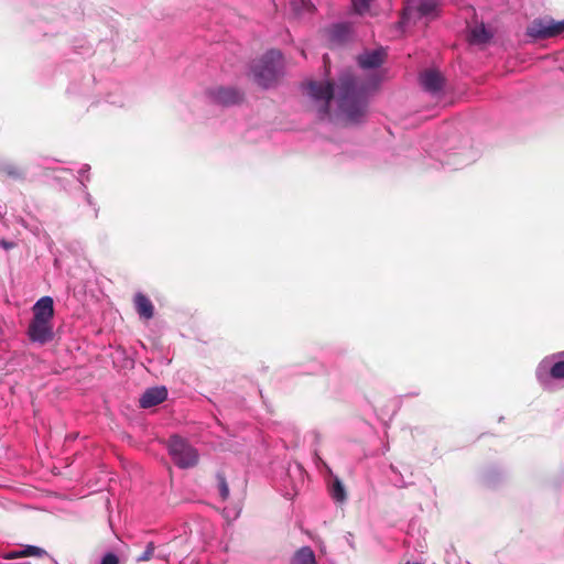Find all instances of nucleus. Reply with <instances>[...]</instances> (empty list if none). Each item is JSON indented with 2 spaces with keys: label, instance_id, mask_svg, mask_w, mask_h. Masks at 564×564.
Wrapping results in <instances>:
<instances>
[{
  "label": "nucleus",
  "instance_id": "f257e3e1",
  "mask_svg": "<svg viewBox=\"0 0 564 564\" xmlns=\"http://www.w3.org/2000/svg\"><path fill=\"white\" fill-rule=\"evenodd\" d=\"M375 83L356 77L350 70L341 73L338 79L336 99L340 112L349 123H357L367 113L368 94L375 88ZM307 94L319 104V118L329 115V102L335 97L334 85L330 82H310Z\"/></svg>",
  "mask_w": 564,
  "mask_h": 564
},
{
  "label": "nucleus",
  "instance_id": "f03ea898",
  "mask_svg": "<svg viewBox=\"0 0 564 564\" xmlns=\"http://www.w3.org/2000/svg\"><path fill=\"white\" fill-rule=\"evenodd\" d=\"M283 75L282 54L278 50L268 51L261 58L252 62L250 78L262 88L274 86Z\"/></svg>",
  "mask_w": 564,
  "mask_h": 564
},
{
  "label": "nucleus",
  "instance_id": "7ed1b4c3",
  "mask_svg": "<svg viewBox=\"0 0 564 564\" xmlns=\"http://www.w3.org/2000/svg\"><path fill=\"white\" fill-rule=\"evenodd\" d=\"M169 453L181 468L194 467L198 463V452L185 438L172 435L167 443Z\"/></svg>",
  "mask_w": 564,
  "mask_h": 564
},
{
  "label": "nucleus",
  "instance_id": "20e7f679",
  "mask_svg": "<svg viewBox=\"0 0 564 564\" xmlns=\"http://www.w3.org/2000/svg\"><path fill=\"white\" fill-rule=\"evenodd\" d=\"M440 0H419L415 6L408 4L402 13V23L411 19L429 18L435 19L440 14Z\"/></svg>",
  "mask_w": 564,
  "mask_h": 564
},
{
  "label": "nucleus",
  "instance_id": "39448f33",
  "mask_svg": "<svg viewBox=\"0 0 564 564\" xmlns=\"http://www.w3.org/2000/svg\"><path fill=\"white\" fill-rule=\"evenodd\" d=\"M28 336L32 343L47 344L54 338L52 322L31 319L28 327Z\"/></svg>",
  "mask_w": 564,
  "mask_h": 564
},
{
  "label": "nucleus",
  "instance_id": "423d86ee",
  "mask_svg": "<svg viewBox=\"0 0 564 564\" xmlns=\"http://www.w3.org/2000/svg\"><path fill=\"white\" fill-rule=\"evenodd\" d=\"M527 34L533 39H549L556 36L554 20L549 18L533 20L527 29Z\"/></svg>",
  "mask_w": 564,
  "mask_h": 564
},
{
  "label": "nucleus",
  "instance_id": "0eeeda50",
  "mask_svg": "<svg viewBox=\"0 0 564 564\" xmlns=\"http://www.w3.org/2000/svg\"><path fill=\"white\" fill-rule=\"evenodd\" d=\"M420 84L424 90L436 94L443 89L445 78L437 69H425L420 74Z\"/></svg>",
  "mask_w": 564,
  "mask_h": 564
},
{
  "label": "nucleus",
  "instance_id": "6e6552de",
  "mask_svg": "<svg viewBox=\"0 0 564 564\" xmlns=\"http://www.w3.org/2000/svg\"><path fill=\"white\" fill-rule=\"evenodd\" d=\"M210 97L225 106L236 105L242 100V94L232 87H217L209 90Z\"/></svg>",
  "mask_w": 564,
  "mask_h": 564
},
{
  "label": "nucleus",
  "instance_id": "1a4fd4ad",
  "mask_svg": "<svg viewBox=\"0 0 564 564\" xmlns=\"http://www.w3.org/2000/svg\"><path fill=\"white\" fill-rule=\"evenodd\" d=\"M387 57L383 48L366 51L357 57L358 65L364 69L380 67Z\"/></svg>",
  "mask_w": 564,
  "mask_h": 564
},
{
  "label": "nucleus",
  "instance_id": "9d476101",
  "mask_svg": "<svg viewBox=\"0 0 564 564\" xmlns=\"http://www.w3.org/2000/svg\"><path fill=\"white\" fill-rule=\"evenodd\" d=\"M167 398V390L165 387L149 388L141 395L139 403L143 409H149L162 403Z\"/></svg>",
  "mask_w": 564,
  "mask_h": 564
},
{
  "label": "nucleus",
  "instance_id": "9b49d317",
  "mask_svg": "<svg viewBox=\"0 0 564 564\" xmlns=\"http://www.w3.org/2000/svg\"><path fill=\"white\" fill-rule=\"evenodd\" d=\"M54 316V302L50 296L41 297L33 306V318L52 322Z\"/></svg>",
  "mask_w": 564,
  "mask_h": 564
},
{
  "label": "nucleus",
  "instance_id": "f8f14e48",
  "mask_svg": "<svg viewBox=\"0 0 564 564\" xmlns=\"http://www.w3.org/2000/svg\"><path fill=\"white\" fill-rule=\"evenodd\" d=\"M134 305L137 313L140 315V317L150 319L154 315V307L152 302L148 296H145L142 293H138L134 296Z\"/></svg>",
  "mask_w": 564,
  "mask_h": 564
},
{
  "label": "nucleus",
  "instance_id": "ddd939ff",
  "mask_svg": "<svg viewBox=\"0 0 564 564\" xmlns=\"http://www.w3.org/2000/svg\"><path fill=\"white\" fill-rule=\"evenodd\" d=\"M291 564H316L315 554L311 547L304 546L294 554Z\"/></svg>",
  "mask_w": 564,
  "mask_h": 564
},
{
  "label": "nucleus",
  "instance_id": "4468645a",
  "mask_svg": "<svg viewBox=\"0 0 564 564\" xmlns=\"http://www.w3.org/2000/svg\"><path fill=\"white\" fill-rule=\"evenodd\" d=\"M349 26L347 24H336L329 30V37L335 43H343L348 39Z\"/></svg>",
  "mask_w": 564,
  "mask_h": 564
},
{
  "label": "nucleus",
  "instance_id": "2eb2a0df",
  "mask_svg": "<svg viewBox=\"0 0 564 564\" xmlns=\"http://www.w3.org/2000/svg\"><path fill=\"white\" fill-rule=\"evenodd\" d=\"M332 498L337 502H344L347 499L345 487L338 477H335L329 489Z\"/></svg>",
  "mask_w": 564,
  "mask_h": 564
},
{
  "label": "nucleus",
  "instance_id": "dca6fc26",
  "mask_svg": "<svg viewBox=\"0 0 564 564\" xmlns=\"http://www.w3.org/2000/svg\"><path fill=\"white\" fill-rule=\"evenodd\" d=\"M490 37L491 34L486 30L484 24L476 25L470 30V41L473 43H486Z\"/></svg>",
  "mask_w": 564,
  "mask_h": 564
},
{
  "label": "nucleus",
  "instance_id": "f3484780",
  "mask_svg": "<svg viewBox=\"0 0 564 564\" xmlns=\"http://www.w3.org/2000/svg\"><path fill=\"white\" fill-rule=\"evenodd\" d=\"M1 173L12 180H24L25 171L19 165L8 164L1 167Z\"/></svg>",
  "mask_w": 564,
  "mask_h": 564
},
{
  "label": "nucleus",
  "instance_id": "a211bd4d",
  "mask_svg": "<svg viewBox=\"0 0 564 564\" xmlns=\"http://www.w3.org/2000/svg\"><path fill=\"white\" fill-rule=\"evenodd\" d=\"M46 554V552L37 546L29 545L24 550L19 553H13L10 557H22V556H42Z\"/></svg>",
  "mask_w": 564,
  "mask_h": 564
},
{
  "label": "nucleus",
  "instance_id": "6ab92c4d",
  "mask_svg": "<svg viewBox=\"0 0 564 564\" xmlns=\"http://www.w3.org/2000/svg\"><path fill=\"white\" fill-rule=\"evenodd\" d=\"M218 490L221 500H227L229 497V487L224 474H217Z\"/></svg>",
  "mask_w": 564,
  "mask_h": 564
},
{
  "label": "nucleus",
  "instance_id": "aec40b11",
  "mask_svg": "<svg viewBox=\"0 0 564 564\" xmlns=\"http://www.w3.org/2000/svg\"><path fill=\"white\" fill-rule=\"evenodd\" d=\"M373 0H351L352 8L358 14H364L369 11L370 4Z\"/></svg>",
  "mask_w": 564,
  "mask_h": 564
},
{
  "label": "nucleus",
  "instance_id": "412c9836",
  "mask_svg": "<svg viewBox=\"0 0 564 564\" xmlns=\"http://www.w3.org/2000/svg\"><path fill=\"white\" fill-rule=\"evenodd\" d=\"M561 355L564 356V352ZM550 376L553 379H564V360L556 361L550 369Z\"/></svg>",
  "mask_w": 564,
  "mask_h": 564
},
{
  "label": "nucleus",
  "instance_id": "4be33fe9",
  "mask_svg": "<svg viewBox=\"0 0 564 564\" xmlns=\"http://www.w3.org/2000/svg\"><path fill=\"white\" fill-rule=\"evenodd\" d=\"M154 550H155V546H154V543L153 542H150L148 543L144 552H142L137 558L135 561L137 562H147V561H150L153 555H154Z\"/></svg>",
  "mask_w": 564,
  "mask_h": 564
},
{
  "label": "nucleus",
  "instance_id": "5701e85b",
  "mask_svg": "<svg viewBox=\"0 0 564 564\" xmlns=\"http://www.w3.org/2000/svg\"><path fill=\"white\" fill-rule=\"evenodd\" d=\"M101 564H119V558L116 554L113 553H107L102 560H101Z\"/></svg>",
  "mask_w": 564,
  "mask_h": 564
},
{
  "label": "nucleus",
  "instance_id": "b1692460",
  "mask_svg": "<svg viewBox=\"0 0 564 564\" xmlns=\"http://www.w3.org/2000/svg\"><path fill=\"white\" fill-rule=\"evenodd\" d=\"M555 35H560L564 33V20L563 21H554Z\"/></svg>",
  "mask_w": 564,
  "mask_h": 564
},
{
  "label": "nucleus",
  "instance_id": "393cba45",
  "mask_svg": "<svg viewBox=\"0 0 564 564\" xmlns=\"http://www.w3.org/2000/svg\"><path fill=\"white\" fill-rule=\"evenodd\" d=\"M0 245H1L4 249H7V250L12 249V248L14 247V243H13V242H8V241H4V240H3V241H1V242H0Z\"/></svg>",
  "mask_w": 564,
  "mask_h": 564
},
{
  "label": "nucleus",
  "instance_id": "a878e982",
  "mask_svg": "<svg viewBox=\"0 0 564 564\" xmlns=\"http://www.w3.org/2000/svg\"><path fill=\"white\" fill-rule=\"evenodd\" d=\"M303 6H305L306 0H300Z\"/></svg>",
  "mask_w": 564,
  "mask_h": 564
}]
</instances>
